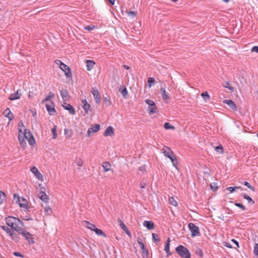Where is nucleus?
<instances>
[{
	"mask_svg": "<svg viewBox=\"0 0 258 258\" xmlns=\"http://www.w3.org/2000/svg\"><path fill=\"white\" fill-rule=\"evenodd\" d=\"M227 189L229 190L230 192H233L235 190V187L233 186L228 187Z\"/></svg>",
	"mask_w": 258,
	"mask_h": 258,
	"instance_id": "62",
	"label": "nucleus"
},
{
	"mask_svg": "<svg viewBox=\"0 0 258 258\" xmlns=\"http://www.w3.org/2000/svg\"><path fill=\"white\" fill-rule=\"evenodd\" d=\"M54 103L50 101L47 103L45 104L46 108L50 115H54L56 110L54 108Z\"/></svg>",
	"mask_w": 258,
	"mask_h": 258,
	"instance_id": "6",
	"label": "nucleus"
},
{
	"mask_svg": "<svg viewBox=\"0 0 258 258\" xmlns=\"http://www.w3.org/2000/svg\"><path fill=\"white\" fill-rule=\"evenodd\" d=\"M114 135V131L113 128L111 126H108L105 130L104 136V137H112Z\"/></svg>",
	"mask_w": 258,
	"mask_h": 258,
	"instance_id": "15",
	"label": "nucleus"
},
{
	"mask_svg": "<svg viewBox=\"0 0 258 258\" xmlns=\"http://www.w3.org/2000/svg\"><path fill=\"white\" fill-rule=\"evenodd\" d=\"M241 196H242L244 199L246 200L249 204L251 205L254 204V201L249 196L243 194L241 195Z\"/></svg>",
	"mask_w": 258,
	"mask_h": 258,
	"instance_id": "33",
	"label": "nucleus"
},
{
	"mask_svg": "<svg viewBox=\"0 0 258 258\" xmlns=\"http://www.w3.org/2000/svg\"><path fill=\"white\" fill-rule=\"evenodd\" d=\"M4 114L5 115L9 120H12L14 118V115L9 108H6L4 111Z\"/></svg>",
	"mask_w": 258,
	"mask_h": 258,
	"instance_id": "18",
	"label": "nucleus"
},
{
	"mask_svg": "<svg viewBox=\"0 0 258 258\" xmlns=\"http://www.w3.org/2000/svg\"><path fill=\"white\" fill-rule=\"evenodd\" d=\"M15 230H13L11 233H10V236L12 239L15 241L16 242H19L20 238L19 236L14 232Z\"/></svg>",
	"mask_w": 258,
	"mask_h": 258,
	"instance_id": "27",
	"label": "nucleus"
},
{
	"mask_svg": "<svg viewBox=\"0 0 258 258\" xmlns=\"http://www.w3.org/2000/svg\"><path fill=\"white\" fill-rule=\"evenodd\" d=\"M100 128V126L99 124L92 125L87 131V136L90 137L92 134L97 132Z\"/></svg>",
	"mask_w": 258,
	"mask_h": 258,
	"instance_id": "7",
	"label": "nucleus"
},
{
	"mask_svg": "<svg viewBox=\"0 0 258 258\" xmlns=\"http://www.w3.org/2000/svg\"><path fill=\"white\" fill-rule=\"evenodd\" d=\"M143 226L146 227L149 230H151L154 228V224L152 221H145L143 222Z\"/></svg>",
	"mask_w": 258,
	"mask_h": 258,
	"instance_id": "20",
	"label": "nucleus"
},
{
	"mask_svg": "<svg viewBox=\"0 0 258 258\" xmlns=\"http://www.w3.org/2000/svg\"><path fill=\"white\" fill-rule=\"evenodd\" d=\"M64 133L66 139H70L72 137L73 135L72 130L69 128H65L64 130Z\"/></svg>",
	"mask_w": 258,
	"mask_h": 258,
	"instance_id": "26",
	"label": "nucleus"
},
{
	"mask_svg": "<svg viewBox=\"0 0 258 258\" xmlns=\"http://www.w3.org/2000/svg\"><path fill=\"white\" fill-rule=\"evenodd\" d=\"M145 101L149 105V107H150L155 103L153 101L150 99H146Z\"/></svg>",
	"mask_w": 258,
	"mask_h": 258,
	"instance_id": "57",
	"label": "nucleus"
},
{
	"mask_svg": "<svg viewBox=\"0 0 258 258\" xmlns=\"http://www.w3.org/2000/svg\"><path fill=\"white\" fill-rule=\"evenodd\" d=\"M210 171H211V170L209 168L205 167L203 172H204V174H205V175L207 174L208 175V176H210L211 175Z\"/></svg>",
	"mask_w": 258,
	"mask_h": 258,
	"instance_id": "54",
	"label": "nucleus"
},
{
	"mask_svg": "<svg viewBox=\"0 0 258 258\" xmlns=\"http://www.w3.org/2000/svg\"><path fill=\"white\" fill-rule=\"evenodd\" d=\"M143 254H144L143 256L144 257L145 256L148 257V252L147 248L145 247V245L144 244H142L141 245H140Z\"/></svg>",
	"mask_w": 258,
	"mask_h": 258,
	"instance_id": "34",
	"label": "nucleus"
},
{
	"mask_svg": "<svg viewBox=\"0 0 258 258\" xmlns=\"http://www.w3.org/2000/svg\"><path fill=\"white\" fill-rule=\"evenodd\" d=\"M27 140H28L29 144L30 145H33L35 143V141L33 135H31L29 138H28V139H27Z\"/></svg>",
	"mask_w": 258,
	"mask_h": 258,
	"instance_id": "44",
	"label": "nucleus"
},
{
	"mask_svg": "<svg viewBox=\"0 0 258 258\" xmlns=\"http://www.w3.org/2000/svg\"><path fill=\"white\" fill-rule=\"evenodd\" d=\"M188 227L191 232V236L192 237L200 235V230L197 226L195 225L192 223H189L188 224Z\"/></svg>",
	"mask_w": 258,
	"mask_h": 258,
	"instance_id": "5",
	"label": "nucleus"
},
{
	"mask_svg": "<svg viewBox=\"0 0 258 258\" xmlns=\"http://www.w3.org/2000/svg\"><path fill=\"white\" fill-rule=\"evenodd\" d=\"M154 82L155 79L153 78H149L148 83L149 87H151L154 84Z\"/></svg>",
	"mask_w": 258,
	"mask_h": 258,
	"instance_id": "49",
	"label": "nucleus"
},
{
	"mask_svg": "<svg viewBox=\"0 0 258 258\" xmlns=\"http://www.w3.org/2000/svg\"><path fill=\"white\" fill-rule=\"evenodd\" d=\"M26 138L22 135L19 134V140L22 147H24L26 145Z\"/></svg>",
	"mask_w": 258,
	"mask_h": 258,
	"instance_id": "24",
	"label": "nucleus"
},
{
	"mask_svg": "<svg viewBox=\"0 0 258 258\" xmlns=\"http://www.w3.org/2000/svg\"><path fill=\"white\" fill-rule=\"evenodd\" d=\"M243 184L247 186L249 189H250L251 190L254 191L255 190V188L252 186H251L250 183L249 182H248L247 181H244L243 182Z\"/></svg>",
	"mask_w": 258,
	"mask_h": 258,
	"instance_id": "46",
	"label": "nucleus"
},
{
	"mask_svg": "<svg viewBox=\"0 0 258 258\" xmlns=\"http://www.w3.org/2000/svg\"><path fill=\"white\" fill-rule=\"evenodd\" d=\"M148 111L150 114L155 113L157 112V107L155 103L148 107Z\"/></svg>",
	"mask_w": 258,
	"mask_h": 258,
	"instance_id": "32",
	"label": "nucleus"
},
{
	"mask_svg": "<svg viewBox=\"0 0 258 258\" xmlns=\"http://www.w3.org/2000/svg\"><path fill=\"white\" fill-rule=\"evenodd\" d=\"M51 132L53 136V139H56L57 137L56 126H54L53 128H52Z\"/></svg>",
	"mask_w": 258,
	"mask_h": 258,
	"instance_id": "56",
	"label": "nucleus"
},
{
	"mask_svg": "<svg viewBox=\"0 0 258 258\" xmlns=\"http://www.w3.org/2000/svg\"><path fill=\"white\" fill-rule=\"evenodd\" d=\"M152 236L153 240L155 243H157L160 242V239L159 237V236L158 234H157L156 233H152Z\"/></svg>",
	"mask_w": 258,
	"mask_h": 258,
	"instance_id": "35",
	"label": "nucleus"
},
{
	"mask_svg": "<svg viewBox=\"0 0 258 258\" xmlns=\"http://www.w3.org/2000/svg\"><path fill=\"white\" fill-rule=\"evenodd\" d=\"M129 16H133L134 17L136 16V13L135 11H130L128 13Z\"/></svg>",
	"mask_w": 258,
	"mask_h": 258,
	"instance_id": "64",
	"label": "nucleus"
},
{
	"mask_svg": "<svg viewBox=\"0 0 258 258\" xmlns=\"http://www.w3.org/2000/svg\"><path fill=\"white\" fill-rule=\"evenodd\" d=\"M54 96H55V95L53 93L49 92L48 94V96L42 101V103L44 102H45V101H49V99L51 98H53V97H54Z\"/></svg>",
	"mask_w": 258,
	"mask_h": 258,
	"instance_id": "40",
	"label": "nucleus"
},
{
	"mask_svg": "<svg viewBox=\"0 0 258 258\" xmlns=\"http://www.w3.org/2000/svg\"><path fill=\"white\" fill-rule=\"evenodd\" d=\"M194 252H195L196 256H198L200 257H202L204 256V253H203V250L199 247L196 246L194 249Z\"/></svg>",
	"mask_w": 258,
	"mask_h": 258,
	"instance_id": "21",
	"label": "nucleus"
},
{
	"mask_svg": "<svg viewBox=\"0 0 258 258\" xmlns=\"http://www.w3.org/2000/svg\"><path fill=\"white\" fill-rule=\"evenodd\" d=\"M94 26L88 25L85 27V29L89 31H91L94 28Z\"/></svg>",
	"mask_w": 258,
	"mask_h": 258,
	"instance_id": "58",
	"label": "nucleus"
},
{
	"mask_svg": "<svg viewBox=\"0 0 258 258\" xmlns=\"http://www.w3.org/2000/svg\"><path fill=\"white\" fill-rule=\"evenodd\" d=\"M201 95L203 97V99L205 101H207V100H209V99H210V95H209V94L207 92H205L202 93L201 94Z\"/></svg>",
	"mask_w": 258,
	"mask_h": 258,
	"instance_id": "37",
	"label": "nucleus"
},
{
	"mask_svg": "<svg viewBox=\"0 0 258 258\" xmlns=\"http://www.w3.org/2000/svg\"><path fill=\"white\" fill-rule=\"evenodd\" d=\"M56 64L59 65V68L64 73L65 76L68 78L72 77V74L70 68L59 60H55Z\"/></svg>",
	"mask_w": 258,
	"mask_h": 258,
	"instance_id": "4",
	"label": "nucleus"
},
{
	"mask_svg": "<svg viewBox=\"0 0 258 258\" xmlns=\"http://www.w3.org/2000/svg\"><path fill=\"white\" fill-rule=\"evenodd\" d=\"M44 212L46 215H50L52 213V209L50 207L47 206L44 208Z\"/></svg>",
	"mask_w": 258,
	"mask_h": 258,
	"instance_id": "38",
	"label": "nucleus"
},
{
	"mask_svg": "<svg viewBox=\"0 0 258 258\" xmlns=\"http://www.w3.org/2000/svg\"><path fill=\"white\" fill-rule=\"evenodd\" d=\"M251 52H255L256 53H258V46H253L251 49Z\"/></svg>",
	"mask_w": 258,
	"mask_h": 258,
	"instance_id": "63",
	"label": "nucleus"
},
{
	"mask_svg": "<svg viewBox=\"0 0 258 258\" xmlns=\"http://www.w3.org/2000/svg\"><path fill=\"white\" fill-rule=\"evenodd\" d=\"M60 95L64 102L68 101L70 98V96L67 89H62L60 92Z\"/></svg>",
	"mask_w": 258,
	"mask_h": 258,
	"instance_id": "14",
	"label": "nucleus"
},
{
	"mask_svg": "<svg viewBox=\"0 0 258 258\" xmlns=\"http://www.w3.org/2000/svg\"><path fill=\"white\" fill-rule=\"evenodd\" d=\"M21 135H22L23 137H24L26 139H28V138H29L31 135H32V134L30 132V131H27V130H25L24 133H22Z\"/></svg>",
	"mask_w": 258,
	"mask_h": 258,
	"instance_id": "36",
	"label": "nucleus"
},
{
	"mask_svg": "<svg viewBox=\"0 0 258 258\" xmlns=\"http://www.w3.org/2000/svg\"><path fill=\"white\" fill-rule=\"evenodd\" d=\"M170 160H171L172 165L174 167H175L176 168H177V165L178 164V160L175 157V156L174 155L172 157H171L170 158Z\"/></svg>",
	"mask_w": 258,
	"mask_h": 258,
	"instance_id": "31",
	"label": "nucleus"
},
{
	"mask_svg": "<svg viewBox=\"0 0 258 258\" xmlns=\"http://www.w3.org/2000/svg\"><path fill=\"white\" fill-rule=\"evenodd\" d=\"M18 202L19 205L20 206V207L23 208L24 210L26 212L29 211L28 207V203L25 199L18 197Z\"/></svg>",
	"mask_w": 258,
	"mask_h": 258,
	"instance_id": "8",
	"label": "nucleus"
},
{
	"mask_svg": "<svg viewBox=\"0 0 258 258\" xmlns=\"http://www.w3.org/2000/svg\"><path fill=\"white\" fill-rule=\"evenodd\" d=\"M6 195L4 191L0 190V205L3 204L4 201L5 200Z\"/></svg>",
	"mask_w": 258,
	"mask_h": 258,
	"instance_id": "42",
	"label": "nucleus"
},
{
	"mask_svg": "<svg viewBox=\"0 0 258 258\" xmlns=\"http://www.w3.org/2000/svg\"><path fill=\"white\" fill-rule=\"evenodd\" d=\"M211 189L213 191H215L217 188V186L216 185V183H213V184H211L210 185Z\"/></svg>",
	"mask_w": 258,
	"mask_h": 258,
	"instance_id": "59",
	"label": "nucleus"
},
{
	"mask_svg": "<svg viewBox=\"0 0 258 258\" xmlns=\"http://www.w3.org/2000/svg\"><path fill=\"white\" fill-rule=\"evenodd\" d=\"M21 96V94L19 92V90H17L16 92L11 94L9 97V99L10 100H14L19 99Z\"/></svg>",
	"mask_w": 258,
	"mask_h": 258,
	"instance_id": "19",
	"label": "nucleus"
},
{
	"mask_svg": "<svg viewBox=\"0 0 258 258\" xmlns=\"http://www.w3.org/2000/svg\"><path fill=\"white\" fill-rule=\"evenodd\" d=\"M170 242V238H168L164 247V250L167 253V256H169V255L171 254V253L169 252Z\"/></svg>",
	"mask_w": 258,
	"mask_h": 258,
	"instance_id": "28",
	"label": "nucleus"
},
{
	"mask_svg": "<svg viewBox=\"0 0 258 258\" xmlns=\"http://www.w3.org/2000/svg\"><path fill=\"white\" fill-rule=\"evenodd\" d=\"M234 205L237 207L240 208L241 209H242L243 211L245 210L246 208L244 206H243L242 204L239 203H235Z\"/></svg>",
	"mask_w": 258,
	"mask_h": 258,
	"instance_id": "55",
	"label": "nucleus"
},
{
	"mask_svg": "<svg viewBox=\"0 0 258 258\" xmlns=\"http://www.w3.org/2000/svg\"><path fill=\"white\" fill-rule=\"evenodd\" d=\"M82 103L83 104V108L85 110L86 113L89 114V111H91L90 105L87 102L86 99H84L82 101Z\"/></svg>",
	"mask_w": 258,
	"mask_h": 258,
	"instance_id": "17",
	"label": "nucleus"
},
{
	"mask_svg": "<svg viewBox=\"0 0 258 258\" xmlns=\"http://www.w3.org/2000/svg\"><path fill=\"white\" fill-rule=\"evenodd\" d=\"M97 235L102 236L104 237H106V234L101 229L96 228L93 230Z\"/></svg>",
	"mask_w": 258,
	"mask_h": 258,
	"instance_id": "29",
	"label": "nucleus"
},
{
	"mask_svg": "<svg viewBox=\"0 0 258 258\" xmlns=\"http://www.w3.org/2000/svg\"><path fill=\"white\" fill-rule=\"evenodd\" d=\"M162 97L164 101H166L167 100H169L170 98L168 95V94L166 92V90L164 88H161L160 89Z\"/></svg>",
	"mask_w": 258,
	"mask_h": 258,
	"instance_id": "22",
	"label": "nucleus"
},
{
	"mask_svg": "<svg viewBox=\"0 0 258 258\" xmlns=\"http://www.w3.org/2000/svg\"><path fill=\"white\" fill-rule=\"evenodd\" d=\"M117 221L119 224V226L123 230H125L124 229H126V226L125 225V224L123 223L122 221L120 218L118 219Z\"/></svg>",
	"mask_w": 258,
	"mask_h": 258,
	"instance_id": "47",
	"label": "nucleus"
},
{
	"mask_svg": "<svg viewBox=\"0 0 258 258\" xmlns=\"http://www.w3.org/2000/svg\"><path fill=\"white\" fill-rule=\"evenodd\" d=\"M13 255L16 256H19V257H23V255L19 252L18 251H15L13 252Z\"/></svg>",
	"mask_w": 258,
	"mask_h": 258,
	"instance_id": "61",
	"label": "nucleus"
},
{
	"mask_svg": "<svg viewBox=\"0 0 258 258\" xmlns=\"http://www.w3.org/2000/svg\"><path fill=\"white\" fill-rule=\"evenodd\" d=\"M77 164L79 166H82L83 165V162L82 159H79L77 161Z\"/></svg>",
	"mask_w": 258,
	"mask_h": 258,
	"instance_id": "60",
	"label": "nucleus"
},
{
	"mask_svg": "<svg viewBox=\"0 0 258 258\" xmlns=\"http://www.w3.org/2000/svg\"><path fill=\"white\" fill-rule=\"evenodd\" d=\"M215 150L221 154L223 153V148L221 145H219V146L215 147Z\"/></svg>",
	"mask_w": 258,
	"mask_h": 258,
	"instance_id": "45",
	"label": "nucleus"
},
{
	"mask_svg": "<svg viewBox=\"0 0 258 258\" xmlns=\"http://www.w3.org/2000/svg\"><path fill=\"white\" fill-rule=\"evenodd\" d=\"M43 191H40L38 194L39 199L45 203H47L49 201L48 196L45 193V188H43Z\"/></svg>",
	"mask_w": 258,
	"mask_h": 258,
	"instance_id": "12",
	"label": "nucleus"
},
{
	"mask_svg": "<svg viewBox=\"0 0 258 258\" xmlns=\"http://www.w3.org/2000/svg\"><path fill=\"white\" fill-rule=\"evenodd\" d=\"M6 221L8 227H11L12 230L17 232L24 226L23 222L19 218H16L14 217L6 218Z\"/></svg>",
	"mask_w": 258,
	"mask_h": 258,
	"instance_id": "1",
	"label": "nucleus"
},
{
	"mask_svg": "<svg viewBox=\"0 0 258 258\" xmlns=\"http://www.w3.org/2000/svg\"><path fill=\"white\" fill-rule=\"evenodd\" d=\"M168 201L171 205L175 207H176L177 206V202L175 201L173 197H169Z\"/></svg>",
	"mask_w": 258,
	"mask_h": 258,
	"instance_id": "41",
	"label": "nucleus"
},
{
	"mask_svg": "<svg viewBox=\"0 0 258 258\" xmlns=\"http://www.w3.org/2000/svg\"><path fill=\"white\" fill-rule=\"evenodd\" d=\"M103 103L106 106H108L110 104V102L107 98L105 97L103 98Z\"/></svg>",
	"mask_w": 258,
	"mask_h": 258,
	"instance_id": "53",
	"label": "nucleus"
},
{
	"mask_svg": "<svg viewBox=\"0 0 258 258\" xmlns=\"http://www.w3.org/2000/svg\"><path fill=\"white\" fill-rule=\"evenodd\" d=\"M146 172V168L145 166H140L138 169V174L144 175Z\"/></svg>",
	"mask_w": 258,
	"mask_h": 258,
	"instance_id": "43",
	"label": "nucleus"
},
{
	"mask_svg": "<svg viewBox=\"0 0 258 258\" xmlns=\"http://www.w3.org/2000/svg\"><path fill=\"white\" fill-rule=\"evenodd\" d=\"M2 228L5 231H6V232L9 235L10 234V233H12V232L13 231V230H12V229H11L8 226H2Z\"/></svg>",
	"mask_w": 258,
	"mask_h": 258,
	"instance_id": "39",
	"label": "nucleus"
},
{
	"mask_svg": "<svg viewBox=\"0 0 258 258\" xmlns=\"http://www.w3.org/2000/svg\"><path fill=\"white\" fill-rule=\"evenodd\" d=\"M84 223L85 224V226L87 228L92 231H93L94 229L95 228V225L93 224L90 223L89 221H84Z\"/></svg>",
	"mask_w": 258,
	"mask_h": 258,
	"instance_id": "30",
	"label": "nucleus"
},
{
	"mask_svg": "<svg viewBox=\"0 0 258 258\" xmlns=\"http://www.w3.org/2000/svg\"><path fill=\"white\" fill-rule=\"evenodd\" d=\"M253 253L255 255L258 256V243H255L254 245Z\"/></svg>",
	"mask_w": 258,
	"mask_h": 258,
	"instance_id": "52",
	"label": "nucleus"
},
{
	"mask_svg": "<svg viewBox=\"0 0 258 258\" xmlns=\"http://www.w3.org/2000/svg\"><path fill=\"white\" fill-rule=\"evenodd\" d=\"M224 87L228 88L230 91H233L234 88L233 87L230 85V83L229 82H226L225 83V85L224 86Z\"/></svg>",
	"mask_w": 258,
	"mask_h": 258,
	"instance_id": "51",
	"label": "nucleus"
},
{
	"mask_svg": "<svg viewBox=\"0 0 258 258\" xmlns=\"http://www.w3.org/2000/svg\"><path fill=\"white\" fill-rule=\"evenodd\" d=\"M30 170L35 175L38 179L41 181H43V179L42 174L39 171L38 169L35 166L31 167Z\"/></svg>",
	"mask_w": 258,
	"mask_h": 258,
	"instance_id": "13",
	"label": "nucleus"
},
{
	"mask_svg": "<svg viewBox=\"0 0 258 258\" xmlns=\"http://www.w3.org/2000/svg\"><path fill=\"white\" fill-rule=\"evenodd\" d=\"M18 233L22 235L27 241L29 244H33L35 243L34 238L33 236V235L24 229L23 227Z\"/></svg>",
	"mask_w": 258,
	"mask_h": 258,
	"instance_id": "3",
	"label": "nucleus"
},
{
	"mask_svg": "<svg viewBox=\"0 0 258 258\" xmlns=\"http://www.w3.org/2000/svg\"><path fill=\"white\" fill-rule=\"evenodd\" d=\"M164 127L166 130H169V129H174V127L171 125L168 122H166L164 123Z\"/></svg>",
	"mask_w": 258,
	"mask_h": 258,
	"instance_id": "48",
	"label": "nucleus"
},
{
	"mask_svg": "<svg viewBox=\"0 0 258 258\" xmlns=\"http://www.w3.org/2000/svg\"><path fill=\"white\" fill-rule=\"evenodd\" d=\"M62 107L65 109L66 110H68L69 113L72 115H75L76 113V111L75 110V109L73 106H72L71 104L67 103L66 102H63V104L62 105Z\"/></svg>",
	"mask_w": 258,
	"mask_h": 258,
	"instance_id": "11",
	"label": "nucleus"
},
{
	"mask_svg": "<svg viewBox=\"0 0 258 258\" xmlns=\"http://www.w3.org/2000/svg\"><path fill=\"white\" fill-rule=\"evenodd\" d=\"M121 93L123 97L126 98V96L128 94V91L125 88H123L121 91Z\"/></svg>",
	"mask_w": 258,
	"mask_h": 258,
	"instance_id": "50",
	"label": "nucleus"
},
{
	"mask_svg": "<svg viewBox=\"0 0 258 258\" xmlns=\"http://www.w3.org/2000/svg\"><path fill=\"white\" fill-rule=\"evenodd\" d=\"M94 64H95V62L93 60H86L87 70L89 71H91L94 67Z\"/></svg>",
	"mask_w": 258,
	"mask_h": 258,
	"instance_id": "23",
	"label": "nucleus"
},
{
	"mask_svg": "<svg viewBox=\"0 0 258 258\" xmlns=\"http://www.w3.org/2000/svg\"><path fill=\"white\" fill-rule=\"evenodd\" d=\"M175 251L181 258H190L191 254L188 249L183 245H180L175 248Z\"/></svg>",
	"mask_w": 258,
	"mask_h": 258,
	"instance_id": "2",
	"label": "nucleus"
},
{
	"mask_svg": "<svg viewBox=\"0 0 258 258\" xmlns=\"http://www.w3.org/2000/svg\"><path fill=\"white\" fill-rule=\"evenodd\" d=\"M91 93H92L96 103L98 104H100L101 102V97L98 90L96 88H92Z\"/></svg>",
	"mask_w": 258,
	"mask_h": 258,
	"instance_id": "10",
	"label": "nucleus"
},
{
	"mask_svg": "<svg viewBox=\"0 0 258 258\" xmlns=\"http://www.w3.org/2000/svg\"><path fill=\"white\" fill-rule=\"evenodd\" d=\"M161 152L165 157H168V158H170L174 155L171 149L167 146H164V147L161 150Z\"/></svg>",
	"mask_w": 258,
	"mask_h": 258,
	"instance_id": "9",
	"label": "nucleus"
},
{
	"mask_svg": "<svg viewBox=\"0 0 258 258\" xmlns=\"http://www.w3.org/2000/svg\"><path fill=\"white\" fill-rule=\"evenodd\" d=\"M223 103L227 104L234 111H236L237 108L236 104L231 100H224Z\"/></svg>",
	"mask_w": 258,
	"mask_h": 258,
	"instance_id": "16",
	"label": "nucleus"
},
{
	"mask_svg": "<svg viewBox=\"0 0 258 258\" xmlns=\"http://www.w3.org/2000/svg\"><path fill=\"white\" fill-rule=\"evenodd\" d=\"M104 172H107L110 170L111 165L108 162H104L102 164Z\"/></svg>",
	"mask_w": 258,
	"mask_h": 258,
	"instance_id": "25",
	"label": "nucleus"
}]
</instances>
